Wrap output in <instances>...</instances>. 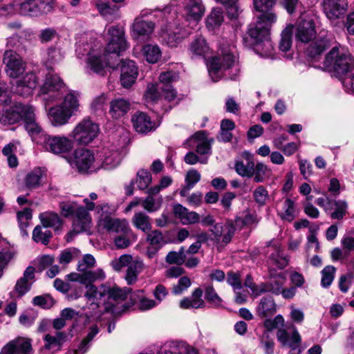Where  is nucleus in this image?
<instances>
[{"instance_id": "obj_1", "label": "nucleus", "mask_w": 354, "mask_h": 354, "mask_svg": "<svg viewBox=\"0 0 354 354\" xmlns=\"http://www.w3.org/2000/svg\"><path fill=\"white\" fill-rule=\"evenodd\" d=\"M86 288L84 296L87 300L86 308L91 310L89 313H86L87 317H94L99 319L102 304L104 311L110 312L114 315H120L127 310L123 302L127 297V290L104 285L98 288L94 285H87Z\"/></svg>"}, {"instance_id": "obj_2", "label": "nucleus", "mask_w": 354, "mask_h": 354, "mask_svg": "<svg viewBox=\"0 0 354 354\" xmlns=\"http://www.w3.org/2000/svg\"><path fill=\"white\" fill-rule=\"evenodd\" d=\"M19 120H23L25 128L32 137L33 141L38 144V139L46 133L36 121L35 109L29 104L16 103L9 108L2 110L0 121L3 123L14 124Z\"/></svg>"}, {"instance_id": "obj_3", "label": "nucleus", "mask_w": 354, "mask_h": 354, "mask_svg": "<svg viewBox=\"0 0 354 354\" xmlns=\"http://www.w3.org/2000/svg\"><path fill=\"white\" fill-rule=\"evenodd\" d=\"M221 55L213 57L208 64V71L213 82L219 81L223 77L234 80L240 68L236 50L234 46L221 48Z\"/></svg>"}, {"instance_id": "obj_4", "label": "nucleus", "mask_w": 354, "mask_h": 354, "mask_svg": "<svg viewBox=\"0 0 354 354\" xmlns=\"http://www.w3.org/2000/svg\"><path fill=\"white\" fill-rule=\"evenodd\" d=\"M277 19L274 12H270L257 17V22L250 25L248 35L252 39L255 50L261 56L269 57L272 53L273 46L270 39V30Z\"/></svg>"}, {"instance_id": "obj_5", "label": "nucleus", "mask_w": 354, "mask_h": 354, "mask_svg": "<svg viewBox=\"0 0 354 354\" xmlns=\"http://www.w3.org/2000/svg\"><path fill=\"white\" fill-rule=\"evenodd\" d=\"M316 35L315 26L313 20H303L297 25L296 39L302 43L310 42L306 50L308 55L313 58L319 55L330 46V39L325 32H320L317 37Z\"/></svg>"}, {"instance_id": "obj_6", "label": "nucleus", "mask_w": 354, "mask_h": 354, "mask_svg": "<svg viewBox=\"0 0 354 354\" xmlns=\"http://www.w3.org/2000/svg\"><path fill=\"white\" fill-rule=\"evenodd\" d=\"M166 11L162 14L165 16ZM166 24L161 25L160 37L162 42L169 47H176L191 34L190 28L186 27L178 17L169 21L166 17Z\"/></svg>"}, {"instance_id": "obj_7", "label": "nucleus", "mask_w": 354, "mask_h": 354, "mask_svg": "<svg viewBox=\"0 0 354 354\" xmlns=\"http://www.w3.org/2000/svg\"><path fill=\"white\" fill-rule=\"evenodd\" d=\"M324 66L339 75H343L354 67V58L346 49L333 47L326 55Z\"/></svg>"}, {"instance_id": "obj_8", "label": "nucleus", "mask_w": 354, "mask_h": 354, "mask_svg": "<svg viewBox=\"0 0 354 354\" xmlns=\"http://www.w3.org/2000/svg\"><path fill=\"white\" fill-rule=\"evenodd\" d=\"M109 208L106 204L99 205L96 207L97 214H100L97 222L99 230H106L109 232L122 233L127 234L131 230L128 222L125 219H119L112 218L107 213H100L104 209Z\"/></svg>"}, {"instance_id": "obj_9", "label": "nucleus", "mask_w": 354, "mask_h": 354, "mask_svg": "<svg viewBox=\"0 0 354 354\" xmlns=\"http://www.w3.org/2000/svg\"><path fill=\"white\" fill-rule=\"evenodd\" d=\"M184 7V14L178 17L190 30L198 24L205 12V7L201 0H181Z\"/></svg>"}, {"instance_id": "obj_10", "label": "nucleus", "mask_w": 354, "mask_h": 354, "mask_svg": "<svg viewBox=\"0 0 354 354\" xmlns=\"http://www.w3.org/2000/svg\"><path fill=\"white\" fill-rule=\"evenodd\" d=\"M38 145L47 151L54 154H62L67 153L73 148V142L65 136H51L48 134L39 137Z\"/></svg>"}, {"instance_id": "obj_11", "label": "nucleus", "mask_w": 354, "mask_h": 354, "mask_svg": "<svg viewBox=\"0 0 354 354\" xmlns=\"http://www.w3.org/2000/svg\"><path fill=\"white\" fill-rule=\"evenodd\" d=\"M86 46L87 48H84V51H82L81 45L78 44L76 51L79 54H87L88 55L86 62L87 68L94 73L103 75L106 67H111V63L106 57V54L105 53L101 54L93 49H91L88 44H86Z\"/></svg>"}, {"instance_id": "obj_12", "label": "nucleus", "mask_w": 354, "mask_h": 354, "mask_svg": "<svg viewBox=\"0 0 354 354\" xmlns=\"http://www.w3.org/2000/svg\"><path fill=\"white\" fill-rule=\"evenodd\" d=\"M3 63L7 75L12 78H17L26 69V63L15 51L8 49L4 52Z\"/></svg>"}, {"instance_id": "obj_13", "label": "nucleus", "mask_w": 354, "mask_h": 354, "mask_svg": "<svg viewBox=\"0 0 354 354\" xmlns=\"http://www.w3.org/2000/svg\"><path fill=\"white\" fill-rule=\"evenodd\" d=\"M71 165L75 167L81 173L94 171L100 168L98 165L95 164L93 153L86 149H79L75 151Z\"/></svg>"}, {"instance_id": "obj_14", "label": "nucleus", "mask_w": 354, "mask_h": 354, "mask_svg": "<svg viewBox=\"0 0 354 354\" xmlns=\"http://www.w3.org/2000/svg\"><path fill=\"white\" fill-rule=\"evenodd\" d=\"M98 132L97 124L90 120H84L74 129L73 137L80 144L87 145L97 136Z\"/></svg>"}, {"instance_id": "obj_15", "label": "nucleus", "mask_w": 354, "mask_h": 354, "mask_svg": "<svg viewBox=\"0 0 354 354\" xmlns=\"http://www.w3.org/2000/svg\"><path fill=\"white\" fill-rule=\"evenodd\" d=\"M19 14L23 15L39 16L48 12L50 5L44 0H15Z\"/></svg>"}, {"instance_id": "obj_16", "label": "nucleus", "mask_w": 354, "mask_h": 354, "mask_svg": "<svg viewBox=\"0 0 354 354\" xmlns=\"http://www.w3.org/2000/svg\"><path fill=\"white\" fill-rule=\"evenodd\" d=\"M108 34L111 36V39L106 48V53L109 54H115L119 56L120 53L127 49L129 45L124 38V30L115 26H111L108 28Z\"/></svg>"}, {"instance_id": "obj_17", "label": "nucleus", "mask_w": 354, "mask_h": 354, "mask_svg": "<svg viewBox=\"0 0 354 354\" xmlns=\"http://www.w3.org/2000/svg\"><path fill=\"white\" fill-rule=\"evenodd\" d=\"M155 29V24L151 21H146L137 17L131 26L132 38L138 41H145L151 39Z\"/></svg>"}, {"instance_id": "obj_18", "label": "nucleus", "mask_w": 354, "mask_h": 354, "mask_svg": "<svg viewBox=\"0 0 354 354\" xmlns=\"http://www.w3.org/2000/svg\"><path fill=\"white\" fill-rule=\"evenodd\" d=\"M65 85L61 78L51 72L46 75L45 80L40 88L41 95H48L51 100L59 98V92L64 89Z\"/></svg>"}, {"instance_id": "obj_19", "label": "nucleus", "mask_w": 354, "mask_h": 354, "mask_svg": "<svg viewBox=\"0 0 354 354\" xmlns=\"http://www.w3.org/2000/svg\"><path fill=\"white\" fill-rule=\"evenodd\" d=\"M210 232L213 236L212 239L219 245L224 246L231 241L235 227L232 221H228L225 224L216 223L210 229Z\"/></svg>"}, {"instance_id": "obj_20", "label": "nucleus", "mask_w": 354, "mask_h": 354, "mask_svg": "<svg viewBox=\"0 0 354 354\" xmlns=\"http://www.w3.org/2000/svg\"><path fill=\"white\" fill-rule=\"evenodd\" d=\"M38 84V78L34 73H27L17 80L12 86L15 93L23 97H28L32 94Z\"/></svg>"}, {"instance_id": "obj_21", "label": "nucleus", "mask_w": 354, "mask_h": 354, "mask_svg": "<svg viewBox=\"0 0 354 354\" xmlns=\"http://www.w3.org/2000/svg\"><path fill=\"white\" fill-rule=\"evenodd\" d=\"M324 11L328 19L334 21L344 17L347 12L346 0H324Z\"/></svg>"}, {"instance_id": "obj_22", "label": "nucleus", "mask_w": 354, "mask_h": 354, "mask_svg": "<svg viewBox=\"0 0 354 354\" xmlns=\"http://www.w3.org/2000/svg\"><path fill=\"white\" fill-rule=\"evenodd\" d=\"M30 340L19 337L6 344L1 350L0 354H32Z\"/></svg>"}, {"instance_id": "obj_23", "label": "nucleus", "mask_w": 354, "mask_h": 354, "mask_svg": "<svg viewBox=\"0 0 354 354\" xmlns=\"http://www.w3.org/2000/svg\"><path fill=\"white\" fill-rule=\"evenodd\" d=\"M121 157L118 149L113 146L106 147L100 152V167L104 169H112L115 168L120 162Z\"/></svg>"}, {"instance_id": "obj_24", "label": "nucleus", "mask_w": 354, "mask_h": 354, "mask_svg": "<svg viewBox=\"0 0 354 354\" xmlns=\"http://www.w3.org/2000/svg\"><path fill=\"white\" fill-rule=\"evenodd\" d=\"M120 82L123 87L129 88L138 77V71L136 63L131 60H122L121 62Z\"/></svg>"}, {"instance_id": "obj_25", "label": "nucleus", "mask_w": 354, "mask_h": 354, "mask_svg": "<svg viewBox=\"0 0 354 354\" xmlns=\"http://www.w3.org/2000/svg\"><path fill=\"white\" fill-rule=\"evenodd\" d=\"M35 268L28 266L24 272L23 277L17 281L13 294L22 297L27 293L35 281Z\"/></svg>"}, {"instance_id": "obj_26", "label": "nucleus", "mask_w": 354, "mask_h": 354, "mask_svg": "<svg viewBox=\"0 0 354 354\" xmlns=\"http://www.w3.org/2000/svg\"><path fill=\"white\" fill-rule=\"evenodd\" d=\"M158 354H197L194 348L184 342L172 341L165 343Z\"/></svg>"}, {"instance_id": "obj_27", "label": "nucleus", "mask_w": 354, "mask_h": 354, "mask_svg": "<svg viewBox=\"0 0 354 354\" xmlns=\"http://www.w3.org/2000/svg\"><path fill=\"white\" fill-rule=\"evenodd\" d=\"M73 115L70 113L64 106L60 104L54 106L48 110V119L53 127H61L66 124Z\"/></svg>"}, {"instance_id": "obj_28", "label": "nucleus", "mask_w": 354, "mask_h": 354, "mask_svg": "<svg viewBox=\"0 0 354 354\" xmlns=\"http://www.w3.org/2000/svg\"><path fill=\"white\" fill-rule=\"evenodd\" d=\"M76 221L74 223V230L68 234L67 241H69V236H72L74 234H77L80 232L85 231L89 227L91 223V217L83 206L80 205L75 216Z\"/></svg>"}, {"instance_id": "obj_29", "label": "nucleus", "mask_w": 354, "mask_h": 354, "mask_svg": "<svg viewBox=\"0 0 354 354\" xmlns=\"http://www.w3.org/2000/svg\"><path fill=\"white\" fill-rule=\"evenodd\" d=\"M133 127L136 131L142 133H148L155 129V123L145 113H135L131 118Z\"/></svg>"}, {"instance_id": "obj_30", "label": "nucleus", "mask_w": 354, "mask_h": 354, "mask_svg": "<svg viewBox=\"0 0 354 354\" xmlns=\"http://www.w3.org/2000/svg\"><path fill=\"white\" fill-rule=\"evenodd\" d=\"M203 290L200 288H196L190 297H185L180 300L179 306L182 309L203 308L205 303L202 299Z\"/></svg>"}, {"instance_id": "obj_31", "label": "nucleus", "mask_w": 354, "mask_h": 354, "mask_svg": "<svg viewBox=\"0 0 354 354\" xmlns=\"http://www.w3.org/2000/svg\"><path fill=\"white\" fill-rule=\"evenodd\" d=\"M189 52L192 57H205L209 52V46L202 35L196 36L189 45Z\"/></svg>"}, {"instance_id": "obj_32", "label": "nucleus", "mask_w": 354, "mask_h": 354, "mask_svg": "<svg viewBox=\"0 0 354 354\" xmlns=\"http://www.w3.org/2000/svg\"><path fill=\"white\" fill-rule=\"evenodd\" d=\"M174 213L183 225H192L200 221V216L196 212H190L180 204L174 206Z\"/></svg>"}, {"instance_id": "obj_33", "label": "nucleus", "mask_w": 354, "mask_h": 354, "mask_svg": "<svg viewBox=\"0 0 354 354\" xmlns=\"http://www.w3.org/2000/svg\"><path fill=\"white\" fill-rule=\"evenodd\" d=\"M46 176V170L35 167L26 176L24 182L28 189H36L41 185L43 178Z\"/></svg>"}, {"instance_id": "obj_34", "label": "nucleus", "mask_w": 354, "mask_h": 354, "mask_svg": "<svg viewBox=\"0 0 354 354\" xmlns=\"http://www.w3.org/2000/svg\"><path fill=\"white\" fill-rule=\"evenodd\" d=\"M130 109V102L124 98L118 97L110 102L109 113L112 118L118 119L124 115Z\"/></svg>"}, {"instance_id": "obj_35", "label": "nucleus", "mask_w": 354, "mask_h": 354, "mask_svg": "<svg viewBox=\"0 0 354 354\" xmlns=\"http://www.w3.org/2000/svg\"><path fill=\"white\" fill-rule=\"evenodd\" d=\"M189 141L196 142V151L200 154H207L211 152V144L213 139L208 140L204 131H198L193 135Z\"/></svg>"}, {"instance_id": "obj_36", "label": "nucleus", "mask_w": 354, "mask_h": 354, "mask_svg": "<svg viewBox=\"0 0 354 354\" xmlns=\"http://www.w3.org/2000/svg\"><path fill=\"white\" fill-rule=\"evenodd\" d=\"M281 219L288 222L292 221L297 216L295 201L290 198H285L281 201V208L277 210Z\"/></svg>"}, {"instance_id": "obj_37", "label": "nucleus", "mask_w": 354, "mask_h": 354, "mask_svg": "<svg viewBox=\"0 0 354 354\" xmlns=\"http://www.w3.org/2000/svg\"><path fill=\"white\" fill-rule=\"evenodd\" d=\"M286 279L283 275L279 274L267 283H261V294L270 292L274 295H280Z\"/></svg>"}, {"instance_id": "obj_38", "label": "nucleus", "mask_w": 354, "mask_h": 354, "mask_svg": "<svg viewBox=\"0 0 354 354\" xmlns=\"http://www.w3.org/2000/svg\"><path fill=\"white\" fill-rule=\"evenodd\" d=\"M39 219L44 227H52L55 230H59L63 224L58 214L53 212H46L40 214Z\"/></svg>"}, {"instance_id": "obj_39", "label": "nucleus", "mask_w": 354, "mask_h": 354, "mask_svg": "<svg viewBox=\"0 0 354 354\" xmlns=\"http://www.w3.org/2000/svg\"><path fill=\"white\" fill-rule=\"evenodd\" d=\"M95 6L99 13L107 19L114 18L119 10V7L108 1L95 0Z\"/></svg>"}, {"instance_id": "obj_40", "label": "nucleus", "mask_w": 354, "mask_h": 354, "mask_svg": "<svg viewBox=\"0 0 354 354\" xmlns=\"http://www.w3.org/2000/svg\"><path fill=\"white\" fill-rule=\"evenodd\" d=\"M276 310V304L271 297H263L257 307L258 315L261 317L273 315Z\"/></svg>"}, {"instance_id": "obj_41", "label": "nucleus", "mask_w": 354, "mask_h": 354, "mask_svg": "<svg viewBox=\"0 0 354 354\" xmlns=\"http://www.w3.org/2000/svg\"><path fill=\"white\" fill-rule=\"evenodd\" d=\"M142 51L145 59L151 64L158 62L162 56L161 50L157 44H146L143 46Z\"/></svg>"}, {"instance_id": "obj_42", "label": "nucleus", "mask_w": 354, "mask_h": 354, "mask_svg": "<svg viewBox=\"0 0 354 354\" xmlns=\"http://www.w3.org/2000/svg\"><path fill=\"white\" fill-rule=\"evenodd\" d=\"M223 21V14L221 8H214L206 18V26L209 30H214Z\"/></svg>"}, {"instance_id": "obj_43", "label": "nucleus", "mask_w": 354, "mask_h": 354, "mask_svg": "<svg viewBox=\"0 0 354 354\" xmlns=\"http://www.w3.org/2000/svg\"><path fill=\"white\" fill-rule=\"evenodd\" d=\"M201 180V174L198 171L195 169H190L187 171L185 176V185H184L180 192V194L182 196H186L191 189Z\"/></svg>"}, {"instance_id": "obj_44", "label": "nucleus", "mask_w": 354, "mask_h": 354, "mask_svg": "<svg viewBox=\"0 0 354 354\" xmlns=\"http://www.w3.org/2000/svg\"><path fill=\"white\" fill-rule=\"evenodd\" d=\"M133 225L138 230L147 232L151 229L150 218L143 212H136L132 218Z\"/></svg>"}, {"instance_id": "obj_45", "label": "nucleus", "mask_w": 354, "mask_h": 354, "mask_svg": "<svg viewBox=\"0 0 354 354\" xmlns=\"http://www.w3.org/2000/svg\"><path fill=\"white\" fill-rule=\"evenodd\" d=\"M100 329L97 325H93L90 327L87 335L80 343L78 348L75 350L76 354H84L88 349L90 342L93 339L95 335L99 333Z\"/></svg>"}, {"instance_id": "obj_46", "label": "nucleus", "mask_w": 354, "mask_h": 354, "mask_svg": "<svg viewBox=\"0 0 354 354\" xmlns=\"http://www.w3.org/2000/svg\"><path fill=\"white\" fill-rule=\"evenodd\" d=\"M134 182L137 187L140 190H145L148 188L152 182V176L151 173L144 169H140L136 174V177Z\"/></svg>"}, {"instance_id": "obj_47", "label": "nucleus", "mask_w": 354, "mask_h": 354, "mask_svg": "<svg viewBox=\"0 0 354 354\" xmlns=\"http://www.w3.org/2000/svg\"><path fill=\"white\" fill-rule=\"evenodd\" d=\"M143 268L142 261L136 259L134 263H132L127 268L125 279L129 285L134 283L138 279V275Z\"/></svg>"}, {"instance_id": "obj_48", "label": "nucleus", "mask_w": 354, "mask_h": 354, "mask_svg": "<svg viewBox=\"0 0 354 354\" xmlns=\"http://www.w3.org/2000/svg\"><path fill=\"white\" fill-rule=\"evenodd\" d=\"M32 219V209L30 208H25L22 211L17 212V220L19 228L23 236H27L26 227L29 225Z\"/></svg>"}, {"instance_id": "obj_49", "label": "nucleus", "mask_w": 354, "mask_h": 354, "mask_svg": "<svg viewBox=\"0 0 354 354\" xmlns=\"http://www.w3.org/2000/svg\"><path fill=\"white\" fill-rule=\"evenodd\" d=\"M81 256V252L76 248H68L62 250L59 257V262L67 265L71 261L77 259Z\"/></svg>"}, {"instance_id": "obj_50", "label": "nucleus", "mask_w": 354, "mask_h": 354, "mask_svg": "<svg viewBox=\"0 0 354 354\" xmlns=\"http://www.w3.org/2000/svg\"><path fill=\"white\" fill-rule=\"evenodd\" d=\"M106 277L104 270L101 268L95 270H86L83 272L84 284L93 285L92 283L96 281L104 280Z\"/></svg>"}, {"instance_id": "obj_51", "label": "nucleus", "mask_w": 354, "mask_h": 354, "mask_svg": "<svg viewBox=\"0 0 354 354\" xmlns=\"http://www.w3.org/2000/svg\"><path fill=\"white\" fill-rule=\"evenodd\" d=\"M205 299L214 307H219L222 304L223 299L216 292L212 284H207L204 287Z\"/></svg>"}, {"instance_id": "obj_52", "label": "nucleus", "mask_w": 354, "mask_h": 354, "mask_svg": "<svg viewBox=\"0 0 354 354\" xmlns=\"http://www.w3.org/2000/svg\"><path fill=\"white\" fill-rule=\"evenodd\" d=\"M60 105L64 106V109L69 111L71 115L79 111L80 104L75 93L73 92L67 94L64 97V102L60 104Z\"/></svg>"}, {"instance_id": "obj_53", "label": "nucleus", "mask_w": 354, "mask_h": 354, "mask_svg": "<svg viewBox=\"0 0 354 354\" xmlns=\"http://www.w3.org/2000/svg\"><path fill=\"white\" fill-rule=\"evenodd\" d=\"M234 169L236 173L243 176L250 178L254 176V162L253 161H248L244 164L242 161L236 162Z\"/></svg>"}, {"instance_id": "obj_54", "label": "nucleus", "mask_w": 354, "mask_h": 354, "mask_svg": "<svg viewBox=\"0 0 354 354\" xmlns=\"http://www.w3.org/2000/svg\"><path fill=\"white\" fill-rule=\"evenodd\" d=\"M52 237V233L49 230L43 231L40 225H37L32 232V239L38 243L41 242L44 245L48 244L50 239Z\"/></svg>"}, {"instance_id": "obj_55", "label": "nucleus", "mask_w": 354, "mask_h": 354, "mask_svg": "<svg viewBox=\"0 0 354 354\" xmlns=\"http://www.w3.org/2000/svg\"><path fill=\"white\" fill-rule=\"evenodd\" d=\"M161 86L160 84H149L145 94L147 102H156L162 95Z\"/></svg>"}, {"instance_id": "obj_56", "label": "nucleus", "mask_w": 354, "mask_h": 354, "mask_svg": "<svg viewBox=\"0 0 354 354\" xmlns=\"http://www.w3.org/2000/svg\"><path fill=\"white\" fill-rule=\"evenodd\" d=\"M218 3L223 4L227 10L229 17L231 19L236 18L240 12L239 6L237 0H215Z\"/></svg>"}, {"instance_id": "obj_57", "label": "nucleus", "mask_w": 354, "mask_h": 354, "mask_svg": "<svg viewBox=\"0 0 354 354\" xmlns=\"http://www.w3.org/2000/svg\"><path fill=\"white\" fill-rule=\"evenodd\" d=\"M185 258L184 248H181L178 252H169L165 257V261L169 264L180 266L184 263Z\"/></svg>"}, {"instance_id": "obj_58", "label": "nucleus", "mask_w": 354, "mask_h": 354, "mask_svg": "<svg viewBox=\"0 0 354 354\" xmlns=\"http://www.w3.org/2000/svg\"><path fill=\"white\" fill-rule=\"evenodd\" d=\"M135 260L133 259L131 255L124 254L120 256L118 259H115L111 261L113 268L116 271H120L123 268H129L132 263H134Z\"/></svg>"}, {"instance_id": "obj_59", "label": "nucleus", "mask_w": 354, "mask_h": 354, "mask_svg": "<svg viewBox=\"0 0 354 354\" xmlns=\"http://www.w3.org/2000/svg\"><path fill=\"white\" fill-rule=\"evenodd\" d=\"M79 207L80 205L74 201L61 202L59 203L61 214L66 218L73 217Z\"/></svg>"}, {"instance_id": "obj_60", "label": "nucleus", "mask_w": 354, "mask_h": 354, "mask_svg": "<svg viewBox=\"0 0 354 354\" xmlns=\"http://www.w3.org/2000/svg\"><path fill=\"white\" fill-rule=\"evenodd\" d=\"M332 203L335 205V209L330 214V217L333 219H342L347 213V203L343 200H337L333 201Z\"/></svg>"}, {"instance_id": "obj_61", "label": "nucleus", "mask_w": 354, "mask_h": 354, "mask_svg": "<svg viewBox=\"0 0 354 354\" xmlns=\"http://www.w3.org/2000/svg\"><path fill=\"white\" fill-rule=\"evenodd\" d=\"M292 30L290 27H287L281 32V38L279 42V49L282 52H287L292 46Z\"/></svg>"}, {"instance_id": "obj_62", "label": "nucleus", "mask_w": 354, "mask_h": 354, "mask_svg": "<svg viewBox=\"0 0 354 354\" xmlns=\"http://www.w3.org/2000/svg\"><path fill=\"white\" fill-rule=\"evenodd\" d=\"M277 0H253V3L255 9L260 12H262L258 17H261L263 15L270 12V9L275 5Z\"/></svg>"}, {"instance_id": "obj_63", "label": "nucleus", "mask_w": 354, "mask_h": 354, "mask_svg": "<svg viewBox=\"0 0 354 354\" xmlns=\"http://www.w3.org/2000/svg\"><path fill=\"white\" fill-rule=\"evenodd\" d=\"M162 198H154L152 196H148L142 201V205L149 212H153L160 209L162 204Z\"/></svg>"}, {"instance_id": "obj_64", "label": "nucleus", "mask_w": 354, "mask_h": 354, "mask_svg": "<svg viewBox=\"0 0 354 354\" xmlns=\"http://www.w3.org/2000/svg\"><path fill=\"white\" fill-rule=\"evenodd\" d=\"M269 174L268 167L263 162L254 165V181L256 183L263 182Z\"/></svg>"}]
</instances>
